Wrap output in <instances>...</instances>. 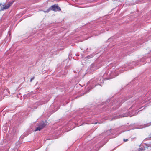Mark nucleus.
<instances>
[{
    "mask_svg": "<svg viewBox=\"0 0 151 151\" xmlns=\"http://www.w3.org/2000/svg\"><path fill=\"white\" fill-rule=\"evenodd\" d=\"M46 125V124L45 123L42 122L40 124L39 126L36 128V129L35 130V131L37 130L40 131L45 127Z\"/></svg>",
    "mask_w": 151,
    "mask_h": 151,
    "instance_id": "obj_3",
    "label": "nucleus"
},
{
    "mask_svg": "<svg viewBox=\"0 0 151 151\" xmlns=\"http://www.w3.org/2000/svg\"><path fill=\"white\" fill-rule=\"evenodd\" d=\"M13 2H11L9 3H8L7 4H4L3 6V7H1V10H3L4 9H7L9 8L10 6L12 5Z\"/></svg>",
    "mask_w": 151,
    "mask_h": 151,
    "instance_id": "obj_2",
    "label": "nucleus"
},
{
    "mask_svg": "<svg viewBox=\"0 0 151 151\" xmlns=\"http://www.w3.org/2000/svg\"><path fill=\"white\" fill-rule=\"evenodd\" d=\"M2 5V4L1 3L0 4V6H1Z\"/></svg>",
    "mask_w": 151,
    "mask_h": 151,
    "instance_id": "obj_6",
    "label": "nucleus"
},
{
    "mask_svg": "<svg viewBox=\"0 0 151 151\" xmlns=\"http://www.w3.org/2000/svg\"><path fill=\"white\" fill-rule=\"evenodd\" d=\"M51 9V10H53L55 11H60L61 9L58 6L55 5H53L51 6L50 8L48 9L46 11H45V12H49Z\"/></svg>",
    "mask_w": 151,
    "mask_h": 151,
    "instance_id": "obj_1",
    "label": "nucleus"
},
{
    "mask_svg": "<svg viewBox=\"0 0 151 151\" xmlns=\"http://www.w3.org/2000/svg\"><path fill=\"white\" fill-rule=\"evenodd\" d=\"M124 141H125V142H126V141H127V139H126V140H125L124 139Z\"/></svg>",
    "mask_w": 151,
    "mask_h": 151,
    "instance_id": "obj_5",
    "label": "nucleus"
},
{
    "mask_svg": "<svg viewBox=\"0 0 151 151\" xmlns=\"http://www.w3.org/2000/svg\"><path fill=\"white\" fill-rule=\"evenodd\" d=\"M33 79H34V78H32L30 80V81H31H31H32V80Z\"/></svg>",
    "mask_w": 151,
    "mask_h": 151,
    "instance_id": "obj_4",
    "label": "nucleus"
}]
</instances>
